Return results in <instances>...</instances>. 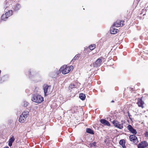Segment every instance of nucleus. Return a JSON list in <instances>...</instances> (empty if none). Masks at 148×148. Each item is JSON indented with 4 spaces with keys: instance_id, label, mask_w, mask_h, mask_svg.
Listing matches in <instances>:
<instances>
[{
    "instance_id": "3",
    "label": "nucleus",
    "mask_w": 148,
    "mask_h": 148,
    "mask_svg": "<svg viewBox=\"0 0 148 148\" xmlns=\"http://www.w3.org/2000/svg\"><path fill=\"white\" fill-rule=\"evenodd\" d=\"M59 71L60 72H62L63 74H66L70 71V69L69 68V66L64 65L60 68Z\"/></svg>"
},
{
    "instance_id": "30",
    "label": "nucleus",
    "mask_w": 148,
    "mask_h": 148,
    "mask_svg": "<svg viewBox=\"0 0 148 148\" xmlns=\"http://www.w3.org/2000/svg\"><path fill=\"white\" fill-rule=\"evenodd\" d=\"M25 104H26V105H27V104L25 103Z\"/></svg>"
},
{
    "instance_id": "2",
    "label": "nucleus",
    "mask_w": 148,
    "mask_h": 148,
    "mask_svg": "<svg viewBox=\"0 0 148 148\" xmlns=\"http://www.w3.org/2000/svg\"><path fill=\"white\" fill-rule=\"evenodd\" d=\"M28 114V112H23L19 118V121L21 123H23L25 122L26 121Z\"/></svg>"
},
{
    "instance_id": "24",
    "label": "nucleus",
    "mask_w": 148,
    "mask_h": 148,
    "mask_svg": "<svg viewBox=\"0 0 148 148\" xmlns=\"http://www.w3.org/2000/svg\"><path fill=\"white\" fill-rule=\"evenodd\" d=\"M80 55L79 54L76 55L73 58V59L75 60L78 59V58L79 57Z\"/></svg>"
},
{
    "instance_id": "23",
    "label": "nucleus",
    "mask_w": 148,
    "mask_h": 148,
    "mask_svg": "<svg viewBox=\"0 0 148 148\" xmlns=\"http://www.w3.org/2000/svg\"><path fill=\"white\" fill-rule=\"evenodd\" d=\"M14 140H15V139H14V137L13 136L9 140V141L12 143L14 141Z\"/></svg>"
},
{
    "instance_id": "10",
    "label": "nucleus",
    "mask_w": 148,
    "mask_h": 148,
    "mask_svg": "<svg viewBox=\"0 0 148 148\" xmlns=\"http://www.w3.org/2000/svg\"><path fill=\"white\" fill-rule=\"evenodd\" d=\"M123 21H117L115 23H114L112 25L114 27H119L121 26V25L123 26L124 24H123Z\"/></svg>"
},
{
    "instance_id": "1",
    "label": "nucleus",
    "mask_w": 148,
    "mask_h": 148,
    "mask_svg": "<svg viewBox=\"0 0 148 148\" xmlns=\"http://www.w3.org/2000/svg\"><path fill=\"white\" fill-rule=\"evenodd\" d=\"M32 100L35 102L40 103L43 100V98L40 95H34Z\"/></svg>"
},
{
    "instance_id": "25",
    "label": "nucleus",
    "mask_w": 148,
    "mask_h": 148,
    "mask_svg": "<svg viewBox=\"0 0 148 148\" xmlns=\"http://www.w3.org/2000/svg\"><path fill=\"white\" fill-rule=\"evenodd\" d=\"M12 143L10 142L9 141L8 145L10 147H11L12 146Z\"/></svg>"
},
{
    "instance_id": "18",
    "label": "nucleus",
    "mask_w": 148,
    "mask_h": 148,
    "mask_svg": "<svg viewBox=\"0 0 148 148\" xmlns=\"http://www.w3.org/2000/svg\"><path fill=\"white\" fill-rule=\"evenodd\" d=\"M8 18V16H7L6 14L3 15L1 17V19L2 20L5 21L6 19Z\"/></svg>"
},
{
    "instance_id": "7",
    "label": "nucleus",
    "mask_w": 148,
    "mask_h": 148,
    "mask_svg": "<svg viewBox=\"0 0 148 148\" xmlns=\"http://www.w3.org/2000/svg\"><path fill=\"white\" fill-rule=\"evenodd\" d=\"M148 145L147 143L145 141H143L139 143L138 145V148H145Z\"/></svg>"
},
{
    "instance_id": "17",
    "label": "nucleus",
    "mask_w": 148,
    "mask_h": 148,
    "mask_svg": "<svg viewBox=\"0 0 148 148\" xmlns=\"http://www.w3.org/2000/svg\"><path fill=\"white\" fill-rule=\"evenodd\" d=\"M12 10H10L6 12L5 14L8 16V17L12 14Z\"/></svg>"
},
{
    "instance_id": "14",
    "label": "nucleus",
    "mask_w": 148,
    "mask_h": 148,
    "mask_svg": "<svg viewBox=\"0 0 148 148\" xmlns=\"http://www.w3.org/2000/svg\"><path fill=\"white\" fill-rule=\"evenodd\" d=\"M79 97L81 99L83 100L85 99L86 96L84 94L82 93L79 94Z\"/></svg>"
},
{
    "instance_id": "9",
    "label": "nucleus",
    "mask_w": 148,
    "mask_h": 148,
    "mask_svg": "<svg viewBox=\"0 0 148 148\" xmlns=\"http://www.w3.org/2000/svg\"><path fill=\"white\" fill-rule=\"evenodd\" d=\"M127 128L132 133L134 134H136L137 132L136 130L133 128L131 125H128L127 126Z\"/></svg>"
},
{
    "instance_id": "31",
    "label": "nucleus",
    "mask_w": 148,
    "mask_h": 148,
    "mask_svg": "<svg viewBox=\"0 0 148 148\" xmlns=\"http://www.w3.org/2000/svg\"><path fill=\"white\" fill-rule=\"evenodd\" d=\"M26 103L27 104V102H26Z\"/></svg>"
},
{
    "instance_id": "13",
    "label": "nucleus",
    "mask_w": 148,
    "mask_h": 148,
    "mask_svg": "<svg viewBox=\"0 0 148 148\" xmlns=\"http://www.w3.org/2000/svg\"><path fill=\"white\" fill-rule=\"evenodd\" d=\"M125 141L124 140H121L119 142L120 144L121 145L123 148H126L125 145Z\"/></svg>"
},
{
    "instance_id": "4",
    "label": "nucleus",
    "mask_w": 148,
    "mask_h": 148,
    "mask_svg": "<svg viewBox=\"0 0 148 148\" xmlns=\"http://www.w3.org/2000/svg\"><path fill=\"white\" fill-rule=\"evenodd\" d=\"M43 89L45 95H47L51 92V86L46 84H44L43 86Z\"/></svg>"
},
{
    "instance_id": "22",
    "label": "nucleus",
    "mask_w": 148,
    "mask_h": 148,
    "mask_svg": "<svg viewBox=\"0 0 148 148\" xmlns=\"http://www.w3.org/2000/svg\"><path fill=\"white\" fill-rule=\"evenodd\" d=\"M75 86L74 84H70L69 87V89H71L75 87Z\"/></svg>"
},
{
    "instance_id": "11",
    "label": "nucleus",
    "mask_w": 148,
    "mask_h": 148,
    "mask_svg": "<svg viewBox=\"0 0 148 148\" xmlns=\"http://www.w3.org/2000/svg\"><path fill=\"white\" fill-rule=\"evenodd\" d=\"M100 121L102 124H103L104 125H106L108 126H110V124L109 123L108 121L104 119H101L100 120Z\"/></svg>"
},
{
    "instance_id": "20",
    "label": "nucleus",
    "mask_w": 148,
    "mask_h": 148,
    "mask_svg": "<svg viewBox=\"0 0 148 148\" xmlns=\"http://www.w3.org/2000/svg\"><path fill=\"white\" fill-rule=\"evenodd\" d=\"M20 8V5L19 4H17L16 5L15 8V10H18Z\"/></svg>"
},
{
    "instance_id": "16",
    "label": "nucleus",
    "mask_w": 148,
    "mask_h": 148,
    "mask_svg": "<svg viewBox=\"0 0 148 148\" xmlns=\"http://www.w3.org/2000/svg\"><path fill=\"white\" fill-rule=\"evenodd\" d=\"M87 132L90 134H94L93 131L90 128H88L86 130Z\"/></svg>"
},
{
    "instance_id": "29",
    "label": "nucleus",
    "mask_w": 148,
    "mask_h": 148,
    "mask_svg": "<svg viewBox=\"0 0 148 148\" xmlns=\"http://www.w3.org/2000/svg\"><path fill=\"white\" fill-rule=\"evenodd\" d=\"M111 102H112V103H113V102H114V101H113V100L112 101H111Z\"/></svg>"
},
{
    "instance_id": "12",
    "label": "nucleus",
    "mask_w": 148,
    "mask_h": 148,
    "mask_svg": "<svg viewBox=\"0 0 148 148\" xmlns=\"http://www.w3.org/2000/svg\"><path fill=\"white\" fill-rule=\"evenodd\" d=\"M114 26H112L110 29V32L111 34H116L118 30L117 29L114 28Z\"/></svg>"
},
{
    "instance_id": "26",
    "label": "nucleus",
    "mask_w": 148,
    "mask_h": 148,
    "mask_svg": "<svg viewBox=\"0 0 148 148\" xmlns=\"http://www.w3.org/2000/svg\"><path fill=\"white\" fill-rule=\"evenodd\" d=\"M145 135L146 137H148V132H146L145 134Z\"/></svg>"
},
{
    "instance_id": "8",
    "label": "nucleus",
    "mask_w": 148,
    "mask_h": 148,
    "mask_svg": "<svg viewBox=\"0 0 148 148\" xmlns=\"http://www.w3.org/2000/svg\"><path fill=\"white\" fill-rule=\"evenodd\" d=\"M130 140L134 143H137V138L135 135H131L129 136Z\"/></svg>"
},
{
    "instance_id": "15",
    "label": "nucleus",
    "mask_w": 148,
    "mask_h": 148,
    "mask_svg": "<svg viewBox=\"0 0 148 148\" xmlns=\"http://www.w3.org/2000/svg\"><path fill=\"white\" fill-rule=\"evenodd\" d=\"M144 103V102L141 100H140L137 103L138 106L142 107V108H143V106Z\"/></svg>"
},
{
    "instance_id": "28",
    "label": "nucleus",
    "mask_w": 148,
    "mask_h": 148,
    "mask_svg": "<svg viewBox=\"0 0 148 148\" xmlns=\"http://www.w3.org/2000/svg\"><path fill=\"white\" fill-rule=\"evenodd\" d=\"M4 148H9L8 147H5Z\"/></svg>"
},
{
    "instance_id": "5",
    "label": "nucleus",
    "mask_w": 148,
    "mask_h": 148,
    "mask_svg": "<svg viewBox=\"0 0 148 148\" xmlns=\"http://www.w3.org/2000/svg\"><path fill=\"white\" fill-rule=\"evenodd\" d=\"M101 59L99 58L95 62L91 64V66L94 67L99 66L101 65Z\"/></svg>"
},
{
    "instance_id": "21",
    "label": "nucleus",
    "mask_w": 148,
    "mask_h": 148,
    "mask_svg": "<svg viewBox=\"0 0 148 148\" xmlns=\"http://www.w3.org/2000/svg\"><path fill=\"white\" fill-rule=\"evenodd\" d=\"M96 143L95 142H93L92 143H90L89 144V145L91 147H94L96 145Z\"/></svg>"
},
{
    "instance_id": "19",
    "label": "nucleus",
    "mask_w": 148,
    "mask_h": 148,
    "mask_svg": "<svg viewBox=\"0 0 148 148\" xmlns=\"http://www.w3.org/2000/svg\"><path fill=\"white\" fill-rule=\"evenodd\" d=\"M95 46L96 45L94 44L91 45L89 47V48L90 50H93L95 48Z\"/></svg>"
},
{
    "instance_id": "6",
    "label": "nucleus",
    "mask_w": 148,
    "mask_h": 148,
    "mask_svg": "<svg viewBox=\"0 0 148 148\" xmlns=\"http://www.w3.org/2000/svg\"><path fill=\"white\" fill-rule=\"evenodd\" d=\"M113 123L115 127L120 129H122L123 127V124L119 123V122L116 121H113Z\"/></svg>"
},
{
    "instance_id": "27",
    "label": "nucleus",
    "mask_w": 148,
    "mask_h": 148,
    "mask_svg": "<svg viewBox=\"0 0 148 148\" xmlns=\"http://www.w3.org/2000/svg\"><path fill=\"white\" fill-rule=\"evenodd\" d=\"M69 68H70V71H71V69H73V66H69Z\"/></svg>"
}]
</instances>
